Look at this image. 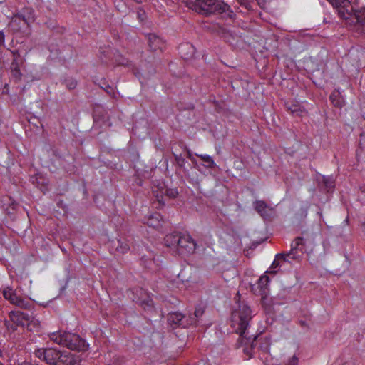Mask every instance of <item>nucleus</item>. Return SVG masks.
Here are the masks:
<instances>
[{
  "instance_id": "nucleus-2",
  "label": "nucleus",
  "mask_w": 365,
  "mask_h": 365,
  "mask_svg": "<svg viewBox=\"0 0 365 365\" xmlns=\"http://www.w3.org/2000/svg\"><path fill=\"white\" fill-rule=\"evenodd\" d=\"M189 8L203 15L222 14L230 9V6L222 0H188Z\"/></svg>"
},
{
  "instance_id": "nucleus-17",
  "label": "nucleus",
  "mask_w": 365,
  "mask_h": 365,
  "mask_svg": "<svg viewBox=\"0 0 365 365\" xmlns=\"http://www.w3.org/2000/svg\"><path fill=\"white\" fill-rule=\"evenodd\" d=\"M184 319V316L179 312H173L169 314L168 320L170 324H174L176 325H183L182 320Z\"/></svg>"
},
{
  "instance_id": "nucleus-33",
  "label": "nucleus",
  "mask_w": 365,
  "mask_h": 365,
  "mask_svg": "<svg viewBox=\"0 0 365 365\" xmlns=\"http://www.w3.org/2000/svg\"><path fill=\"white\" fill-rule=\"evenodd\" d=\"M4 42V34L2 31H0V43H3Z\"/></svg>"
},
{
  "instance_id": "nucleus-13",
  "label": "nucleus",
  "mask_w": 365,
  "mask_h": 365,
  "mask_svg": "<svg viewBox=\"0 0 365 365\" xmlns=\"http://www.w3.org/2000/svg\"><path fill=\"white\" fill-rule=\"evenodd\" d=\"M179 53L181 57L185 60L192 58L195 55V48L190 43H185L181 44L179 48Z\"/></svg>"
},
{
  "instance_id": "nucleus-3",
  "label": "nucleus",
  "mask_w": 365,
  "mask_h": 365,
  "mask_svg": "<svg viewBox=\"0 0 365 365\" xmlns=\"http://www.w3.org/2000/svg\"><path fill=\"white\" fill-rule=\"evenodd\" d=\"M49 337L51 341L57 344L66 346L71 350L85 351L88 348L86 341L76 334L58 331L52 333Z\"/></svg>"
},
{
  "instance_id": "nucleus-32",
  "label": "nucleus",
  "mask_w": 365,
  "mask_h": 365,
  "mask_svg": "<svg viewBox=\"0 0 365 365\" xmlns=\"http://www.w3.org/2000/svg\"><path fill=\"white\" fill-rule=\"evenodd\" d=\"M291 109V112L292 113H296L297 115H299V113H302V110H301L300 109H297V108H290Z\"/></svg>"
},
{
  "instance_id": "nucleus-12",
  "label": "nucleus",
  "mask_w": 365,
  "mask_h": 365,
  "mask_svg": "<svg viewBox=\"0 0 365 365\" xmlns=\"http://www.w3.org/2000/svg\"><path fill=\"white\" fill-rule=\"evenodd\" d=\"M144 223L147 224L149 227L160 230L163 227V225L165 224V222L163 220L160 214L155 213L145 218Z\"/></svg>"
},
{
  "instance_id": "nucleus-25",
  "label": "nucleus",
  "mask_w": 365,
  "mask_h": 365,
  "mask_svg": "<svg viewBox=\"0 0 365 365\" xmlns=\"http://www.w3.org/2000/svg\"><path fill=\"white\" fill-rule=\"evenodd\" d=\"M284 365H299L298 357L294 355L285 362Z\"/></svg>"
},
{
  "instance_id": "nucleus-22",
  "label": "nucleus",
  "mask_w": 365,
  "mask_h": 365,
  "mask_svg": "<svg viewBox=\"0 0 365 365\" xmlns=\"http://www.w3.org/2000/svg\"><path fill=\"white\" fill-rule=\"evenodd\" d=\"M338 94H339V92H334L331 93L330 96V100L335 106L341 107L343 105L341 101L336 99Z\"/></svg>"
},
{
  "instance_id": "nucleus-18",
  "label": "nucleus",
  "mask_w": 365,
  "mask_h": 365,
  "mask_svg": "<svg viewBox=\"0 0 365 365\" xmlns=\"http://www.w3.org/2000/svg\"><path fill=\"white\" fill-rule=\"evenodd\" d=\"M197 156L200 158L201 160H202L205 163H207L208 164L207 167L209 168H214L216 167V163L213 160L211 156H210L209 155H207V154L197 155Z\"/></svg>"
},
{
  "instance_id": "nucleus-1",
  "label": "nucleus",
  "mask_w": 365,
  "mask_h": 365,
  "mask_svg": "<svg viewBox=\"0 0 365 365\" xmlns=\"http://www.w3.org/2000/svg\"><path fill=\"white\" fill-rule=\"evenodd\" d=\"M346 4L339 2V5H332L338 12L339 16L345 21L346 25L353 31L361 34L365 33V8L353 10L349 0Z\"/></svg>"
},
{
  "instance_id": "nucleus-10",
  "label": "nucleus",
  "mask_w": 365,
  "mask_h": 365,
  "mask_svg": "<svg viewBox=\"0 0 365 365\" xmlns=\"http://www.w3.org/2000/svg\"><path fill=\"white\" fill-rule=\"evenodd\" d=\"M57 365H79L81 361V356L70 351H61L58 356Z\"/></svg>"
},
{
  "instance_id": "nucleus-8",
  "label": "nucleus",
  "mask_w": 365,
  "mask_h": 365,
  "mask_svg": "<svg viewBox=\"0 0 365 365\" xmlns=\"http://www.w3.org/2000/svg\"><path fill=\"white\" fill-rule=\"evenodd\" d=\"M4 297L11 304L22 309H26L29 306L28 301L18 296L16 292L10 287H6L2 292Z\"/></svg>"
},
{
  "instance_id": "nucleus-9",
  "label": "nucleus",
  "mask_w": 365,
  "mask_h": 365,
  "mask_svg": "<svg viewBox=\"0 0 365 365\" xmlns=\"http://www.w3.org/2000/svg\"><path fill=\"white\" fill-rule=\"evenodd\" d=\"M196 248V242L188 234H182L177 251L181 255L193 253Z\"/></svg>"
},
{
  "instance_id": "nucleus-27",
  "label": "nucleus",
  "mask_w": 365,
  "mask_h": 365,
  "mask_svg": "<svg viewBox=\"0 0 365 365\" xmlns=\"http://www.w3.org/2000/svg\"><path fill=\"white\" fill-rule=\"evenodd\" d=\"M130 247L128 244L121 243L120 246H118L117 250L121 253H125L129 250Z\"/></svg>"
},
{
  "instance_id": "nucleus-35",
  "label": "nucleus",
  "mask_w": 365,
  "mask_h": 365,
  "mask_svg": "<svg viewBox=\"0 0 365 365\" xmlns=\"http://www.w3.org/2000/svg\"><path fill=\"white\" fill-rule=\"evenodd\" d=\"M136 2L138 3H141L143 1V0H135Z\"/></svg>"
},
{
  "instance_id": "nucleus-31",
  "label": "nucleus",
  "mask_w": 365,
  "mask_h": 365,
  "mask_svg": "<svg viewBox=\"0 0 365 365\" xmlns=\"http://www.w3.org/2000/svg\"><path fill=\"white\" fill-rule=\"evenodd\" d=\"M203 314V310L202 309H197L195 312V315L197 318L200 317V316H202Z\"/></svg>"
},
{
  "instance_id": "nucleus-21",
  "label": "nucleus",
  "mask_w": 365,
  "mask_h": 365,
  "mask_svg": "<svg viewBox=\"0 0 365 365\" xmlns=\"http://www.w3.org/2000/svg\"><path fill=\"white\" fill-rule=\"evenodd\" d=\"M141 307L145 310H151L153 308V302L151 299L148 298L140 302Z\"/></svg>"
},
{
  "instance_id": "nucleus-14",
  "label": "nucleus",
  "mask_w": 365,
  "mask_h": 365,
  "mask_svg": "<svg viewBox=\"0 0 365 365\" xmlns=\"http://www.w3.org/2000/svg\"><path fill=\"white\" fill-rule=\"evenodd\" d=\"M182 234L171 233L167 235L164 238L165 245L171 248L177 250Z\"/></svg>"
},
{
  "instance_id": "nucleus-30",
  "label": "nucleus",
  "mask_w": 365,
  "mask_h": 365,
  "mask_svg": "<svg viewBox=\"0 0 365 365\" xmlns=\"http://www.w3.org/2000/svg\"><path fill=\"white\" fill-rule=\"evenodd\" d=\"M166 194L171 197H175L178 195V192L176 190H166Z\"/></svg>"
},
{
  "instance_id": "nucleus-29",
  "label": "nucleus",
  "mask_w": 365,
  "mask_h": 365,
  "mask_svg": "<svg viewBox=\"0 0 365 365\" xmlns=\"http://www.w3.org/2000/svg\"><path fill=\"white\" fill-rule=\"evenodd\" d=\"M331 5H339V2L348 4L346 0H327Z\"/></svg>"
},
{
  "instance_id": "nucleus-26",
  "label": "nucleus",
  "mask_w": 365,
  "mask_h": 365,
  "mask_svg": "<svg viewBox=\"0 0 365 365\" xmlns=\"http://www.w3.org/2000/svg\"><path fill=\"white\" fill-rule=\"evenodd\" d=\"M66 86L70 90L74 89L76 87V86H77V82L75 80H73V79L66 80Z\"/></svg>"
},
{
  "instance_id": "nucleus-19",
  "label": "nucleus",
  "mask_w": 365,
  "mask_h": 365,
  "mask_svg": "<svg viewBox=\"0 0 365 365\" xmlns=\"http://www.w3.org/2000/svg\"><path fill=\"white\" fill-rule=\"evenodd\" d=\"M323 182L325 187L328 189H332L334 187V179L332 176H324L323 177Z\"/></svg>"
},
{
  "instance_id": "nucleus-34",
  "label": "nucleus",
  "mask_w": 365,
  "mask_h": 365,
  "mask_svg": "<svg viewBox=\"0 0 365 365\" xmlns=\"http://www.w3.org/2000/svg\"><path fill=\"white\" fill-rule=\"evenodd\" d=\"M361 190L363 192H365V185L361 187Z\"/></svg>"
},
{
  "instance_id": "nucleus-16",
  "label": "nucleus",
  "mask_w": 365,
  "mask_h": 365,
  "mask_svg": "<svg viewBox=\"0 0 365 365\" xmlns=\"http://www.w3.org/2000/svg\"><path fill=\"white\" fill-rule=\"evenodd\" d=\"M149 45L152 50H163L164 48V42L163 40L155 35H150L149 36Z\"/></svg>"
},
{
  "instance_id": "nucleus-4",
  "label": "nucleus",
  "mask_w": 365,
  "mask_h": 365,
  "mask_svg": "<svg viewBox=\"0 0 365 365\" xmlns=\"http://www.w3.org/2000/svg\"><path fill=\"white\" fill-rule=\"evenodd\" d=\"M252 319V311L246 304H240L238 309L235 310L232 314V327L237 334L240 336L245 333Z\"/></svg>"
},
{
  "instance_id": "nucleus-23",
  "label": "nucleus",
  "mask_w": 365,
  "mask_h": 365,
  "mask_svg": "<svg viewBox=\"0 0 365 365\" xmlns=\"http://www.w3.org/2000/svg\"><path fill=\"white\" fill-rule=\"evenodd\" d=\"M240 6L247 10L252 9V3L250 0H235Z\"/></svg>"
},
{
  "instance_id": "nucleus-28",
  "label": "nucleus",
  "mask_w": 365,
  "mask_h": 365,
  "mask_svg": "<svg viewBox=\"0 0 365 365\" xmlns=\"http://www.w3.org/2000/svg\"><path fill=\"white\" fill-rule=\"evenodd\" d=\"M259 6L262 9H266L267 7L268 3L271 1V0H256Z\"/></svg>"
},
{
  "instance_id": "nucleus-15",
  "label": "nucleus",
  "mask_w": 365,
  "mask_h": 365,
  "mask_svg": "<svg viewBox=\"0 0 365 365\" xmlns=\"http://www.w3.org/2000/svg\"><path fill=\"white\" fill-rule=\"evenodd\" d=\"M269 283V278L267 275H263L257 281V286L259 289V294L264 297L267 294V289Z\"/></svg>"
},
{
  "instance_id": "nucleus-20",
  "label": "nucleus",
  "mask_w": 365,
  "mask_h": 365,
  "mask_svg": "<svg viewBox=\"0 0 365 365\" xmlns=\"http://www.w3.org/2000/svg\"><path fill=\"white\" fill-rule=\"evenodd\" d=\"M11 68L13 76L19 78L21 76V72L16 59L11 63Z\"/></svg>"
},
{
  "instance_id": "nucleus-24",
  "label": "nucleus",
  "mask_w": 365,
  "mask_h": 365,
  "mask_svg": "<svg viewBox=\"0 0 365 365\" xmlns=\"http://www.w3.org/2000/svg\"><path fill=\"white\" fill-rule=\"evenodd\" d=\"M24 21L25 23H26V19H25L24 16H21V15H15V16L12 18V19H11V22H10V25H11V26H14V24H15V23H16L17 21Z\"/></svg>"
},
{
  "instance_id": "nucleus-5",
  "label": "nucleus",
  "mask_w": 365,
  "mask_h": 365,
  "mask_svg": "<svg viewBox=\"0 0 365 365\" xmlns=\"http://www.w3.org/2000/svg\"><path fill=\"white\" fill-rule=\"evenodd\" d=\"M10 320L5 319L4 325L9 331H15L19 325L24 326L29 320L28 314L20 311H11L9 313Z\"/></svg>"
},
{
  "instance_id": "nucleus-11",
  "label": "nucleus",
  "mask_w": 365,
  "mask_h": 365,
  "mask_svg": "<svg viewBox=\"0 0 365 365\" xmlns=\"http://www.w3.org/2000/svg\"><path fill=\"white\" fill-rule=\"evenodd\" d=\"M255 210L265 220L269 219L273 212L274 208L269 206L263 200H257L254 202Z\"/></svg>"
},
{
  "instance_id": "nucleus-6",
  "label": "nucleus",
  "mask_w": 365,
  "mask_h": 365,
  "mask_svg": "<svg viewBox=\"0 0 365 365\" xmlns=\"http://www.w3.org/2000/svg\"><path fill=\"white\" fill-rule=\"evenodd\" d=\"M60 351L53 348H40L35 351V356L48 364L57 365Z\"/></svg>"
},
{
  "instance_id": "nucleus-7",
  "label": "nucleus",
  "mask_w": 365,
  "mask_h": 365,
  "mask_svg": "<svg viewBox=\"0 0 365 365\" xmlns=\"http://www.w3.org/2000/svg\"><path fill=\"white\" fill-rule=\"evenodd\" d=\"M304 240L302 237H298L295 238L291 245V250L287 254H279V257L283 258L284 261H289L290 259H298L300 255L298 251L303 254L304 252Z\"/></svg>"
}]
</instances>
